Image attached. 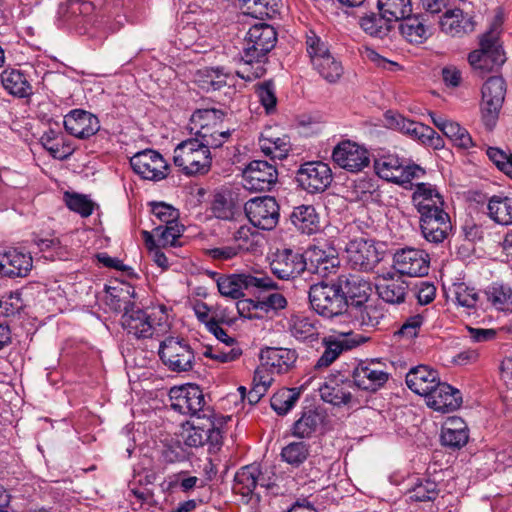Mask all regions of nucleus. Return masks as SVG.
Instances as JSON below:
<instances>
[{
	"instance_id": "nucleus-15",
	"label": "nucleus",
	"mask_w": 512,
	"mask_h": 512,
	"mask_svg": "<svg viewBox=\"0 0 512 512\" xmlns=\"http://www.w3.org/2000/svg\"><path fill=\"white\" fill-rule=\"evenodd\" d=\"M345 251L348 262L355 269L370 271L381 260V255L375 246V242L364 237L349 241Z\"/></svg>"
},
{
	"instance_id": "nucleus-45",
	"label": "nucleus",
	"mask_w": 512,
	"mask_h": 512,
	"mask_svg": "<svg viewBox=\"0 0 512 512\" xmlns=\"http://www.w3.org/2000/svg\"><path fill=\"white\" fill-rule=\"evenodd\" d=\"M318 322L304 315H292L289 320V330L296 339L307 340L318 336Z\"/></svg>"
},
{
	"instance_id": "nucleus-48",
	"label": "nucleus",
	"mask_w": 512,
	"mask_h": 512,
	"mask_svg": "<svg viewBox=\"0 0 512 512\" xmlns=\"http://www.w3.org/2000/svg\"><path fill=\"white\" fill-rule=\"evenodd\" d=\"M310 455V445L304 441H295L287 444L281 450V458L293 467H299Z\"/></svg>"
},
{
	"instance_id": "nucleus-5",
	"label": "nucleus",
	"mask_w": 512,
	"mask_h": 512,
	"mask_svg": "<svg viewBox=\"0 0 512 512\" xmlns=\"http://www.w3.org/2000/svg\"><path fill=\"white\" fill-rule=\"evenodd\" d=\"M468 61L474 69L490 71L505 62V54L499 41V33L490 30L479 40V49L472 51Z\"/></svg>"
},
{
	"instance_id": "nucleus-11",
	"label": "nucleus",
	"mask_w": 512,
	"mask_h": 512,
	"mask_svg": "<svg viewBox=\"0 0 512 512\" xmlns=\"http://www.w3.org/2000/svg\"><path fill=\"white\" fill-rule=\"evenodd\" d=\"M393 267L401 274L409 277H423L430 268V256L427 252L416 248H403L394 253Z\"/></svg>"
},
{
	"instance_id": "nucleus-30",
	"label": "nucleus",
	"mask_w": 512,
	"mask_h": 512,
	"mask_svg": "<svg viewBox=\"0 0 512 512\" xmlns=\"http://www.w3.org/2000/svg\"><path fill=\"white\" fill-rule=\"evenodd\" d=\"M259 147L266 156L278 160L286 158L291 148L289 137L276 135L271 127L261 133Z\"/></svg>"
},
{
	"instance_id": "nucleus-57",
	"label": "nucleus",
	"mask_w": 512,
	"mask_h": 512,
	"mask_svg": "<svg viewBox=\"0 0 512 512\" xmlns=\"http://www.w3.org/2000/svg\"><path fill=\"white\" fill-rule=\"evenodd\" d=\"M450 291L459 306L467 309L476 307L479 296L474 288L468 287L465 283H455Z\"/></svg>"
},
{
	"instance_id": "nucleus-55",
	"label": "nucleus",
	"mask_w": 512,
	"mask_h": 512,
	"mask_svg": "<svg viewBox=\"0 0 512 512\" xmlns=\"http://www.w3.org/2000/svg\"><path fill=\"white\" fill-rule=\"evenodd\" d=\"M407 135L423 144L432 145L434 148L442 146V139L435 130L420 122H414Z\"/></svg>"
},
{
	"instance_id": "nucleus-18",
	"label": "nucleus",
	"mask_w": 512,
	"mask_h": 512,
	"mask_svg": "<svg viewBox=\"0 0 512 512\" xmlns=\"http://www.w3.org/2000/svg\"><path fill=\"white\" fill-rule=\"evenodd\" d=\"M332 159L339 167L350 172L362 171L370 162L368 151L349 140L342 141L333 149Z\"/></svg>"
},
{
	"instance_id": "nucleus-49",
	"label": "nucleus",
	"mask_w": 512,
	"mask_h": 512,
	"mask_svg": "<svg viewBox=\"0 0 512 512\" xmlns=\"http://www.w3.org/2000/svg\"><path fill=\"white\" fill-rule=\"evenodd\" d=\"M306 49L313 68L321 67V62L332 54L328 44L314 32L307 35Z\"/></svg>"
},
{
	"instance_id": "nucleus-44",
	"label": "nucleus",
	"mask_w": 512,
	"mask_h": 512,
	"mask_svg": "<svg viewBox=\"0 0 512 512\" xmlns=\"http://www.w3.org/2000/svg\"><path fill=\"white\" fill-rule=\"evenodd\" d=\"M352 194L355 199L365 204L379 203L381 201V191L376 180L362 177L353 184Z\"/></svg>"
},
{
	"instance_id": "nucleus-6",
	"label": "nucleus",
	"mask_w": 512,
	"mask_h": 512,
	"mask_svg": "<svg viewBox=\"0 0 512 512\" xmlns=\"http://www.w3.org/2000/svg\"><path fill=\"white\" fill-rule=\"evenodd\" d=\"M171 408L181 414L197 416L198 420L206 418L210 410L205 409V398L202 390L195 384L174 386L169 391Z\"/></svg>"
},
{
	"instance_id": "nucleus-1",
	"label": "nucleus",
	"mask_w": 512,
	"mask_h": 512,
	"mask_svg": "<svg viewBox=\"0 0 512 512\" xmlns=\"http://www.w3.org/2000/svg\"><path fill=\"white\" fill-rule=\"evenodd\" d=\"M309 301L313 310L325 318L343 316L348 302L339 278L331 282H319L310 287Z\"/></svg>"
},
{
	"instance_id": "nucleus-34",
	"label": "nucleus",
	"mask_w": 512,
	"mask_h": 512,
	"mask_svg": "<svg viewBox=\"0 0 512 512\" xmlns=\"http://www.w3.org/2000/svg\"><path fill=\"white\" fill-rule=\"evenodd\" d=\"M106 292V304L114 311L125 313L136 306L132 301L135 290L129 284L120 283L116 286H108Z\"/></svg>"
},
{
	"instance_id": "nucleus-38",
	"label": "nucleus",
	"mask_w": 512,
	"mask_h": 512,
	"mask_svg": "<svg viewBox=\"0 0 512 512\" xmlns=\"http://www.w3.org/2000/svg\"><path fill=\"white\" fill-rule=\"evenodd\" d=\"M379 15L386 22H398L412 13L411 0H377Z\"/></svg>"
},
{
	"instance_id": "nucleus-17",
	"label": "nucleus",
	"mask_w": 512,
	"mask_h": 512,
	"mask_svg": "<svg viewBox=\"0 0 512 512\" xmlns=\"http://www.w3.org/2000/svg\"><path fill=\"white\" fill-rule=\"evenodd\" d=\"M297 181L309 193L323 192L332 182V171L324 162H307L298 170Z\"/></svg>"
},
{
	"instance_id": "nucleus-25",
	"label": "nucleus",
	"mask_w": 512,
	"mask_h": 512,
	"mask_svg": "<svg viewBox=\"0 0 512 512\" xmlns=\"http://www.w3.org/2000/svg\"><path fill=\"white\" fill-rule=\"evenodd\" d=\"M354 384L363 390L376 391L389 378V374L376 362H361L353 371Z\"/></svg>"
},
{
	"instance_id": "nucleus-39",
	"label": "nucleus",
	"mask_w": 512,
	"mask_h": 512,
	"mask_svg": "<svg viewBox=\"0 0 512 512\" xmlns=\"http://www.w3.org/2000/svg\"><path fill=\"white\" fill-rule=\"evenodd\" d=\"M243 13L254 18H273L279 13L281 0H239Z\"/></svg>"
},
{
	"instance_id": "nucleus-63",
	"label": "nucleus",
	"mask_w": 512,
	"mask_h": 512,
	"mask_svg": "<svg viewBox=\"0 0 512 512\" xmlns=\"http://www.w3.org/2000/svg\"><path fill=\"white\" fill-rule=\"evenodd\" d=\"M487 156L497 166L499 170L512 178V154L506 153L502 149L489 147Z\"/></svg>"
},
{
	"instance_id": "nucleus-24",
	"label": "nucleus",
	"mask_w": 512,
	"mask_h": 512,
	"mask_svg": "<svg viewBox=\"0 0 512 512\" xmlns=\"http://www.w3.org/2000/svg\"><path fill=\"white\" fill-rule=\"evenodd\" d=\"M412 202L419 215L444 210V199L438 188L430 183L415 184Z\"/></svg>"
},
{
	"instance_id": "nucleus-8",
	"label": "nucleus",
	"mask_w": 512,
	"mask_h": 512,
	"mask_svg": "<svg viewBox=\"0 0 512 512\" xmlns=\"http://www.w3.org/2000/svg\"><path fill=\"white\" fill-rule=\"evenodd\" d=\"M277 42L275 29L266 23H258L250 27L245 37L242 60L258 61L269 53Z\"/></svg>"
},
{
	"instance_id": "nucleus-35",
	"label": "nucleus",
	"mask_w": 512,
	"mask_h": 512,
	"mask_svg": "<svg viewBox=\"0 0 512 512\" xmlns=\"http://www.w3.org/2000/svg\"><path fill=\"white\" fill-rule=\"evenodd\" d=\"M297 359L296 353L287 348H267L261 352V360L265 366L284 373L293 366Z\"/></svg>"
},
{
	"instance_id": "nucleus-26",
	"label": "nucleus",
	"mask_w": 512,
	"mask_h": 512,
	"mask_svg": "<svg viewBox=\"0 0 512 512\" xmlns=\"http://www.w3.org/2000/svg\"><path fill=\"white\" fill-rule=\"evenodd\" d=\"M440 382L439 374L427 365H418L409 370L406 384L414 393L426 397Z\"/></svg>"
},
{
	"instance_id": "nucleus-53",
	"label": "nucleus",
	"mask_w": 512,
	"mask_h": 512,
	"mask_svg": "<svg viewBox=\"0 0 512 512\" xmlns=\"http://www.w3.org/2000/svg\"><path fill=\"white\" fill-rule=\"evenodd\" d=\"M299 398L295 389H281L271 398V407L279 414L284 415L290 411Z\"/></svg>"
},
{
	"instance_id": "nucleus-3",
	"label": "nucleus",
	"mask_w": 512,
	"mask_h": 512,
	"mask_svg": "<svg viewBox=\"0 0 512 512\" xmlns=\"http://www.w3.org/2000/svg\"><path fill=\"white\" fill-rule=\"evenodd\" d=\"M163 313L157 319L154 314L135 306L127 310L121 317V324L128 334L137 339L159 337L166 331V321Z\"/></svg>"
},
{
	"instance_id": "nucleus-21",
	"label": "nucleus",
	"mask_w": 512,
	"mask_h": 512,
	"mask_svg": "<svg viewBox=\"0 0 512 512\" xmlns=\"http://www.w3.org/2000/svg\"><path fill=\"white\" fill-rule=\"evenodd\" d=\"M419 224L425 240L434 244L443 242L452 229L450 217L445 210L419 215Z\"/></svg>"
},
{
	"instance_id": "nucleus-27",
	"label": "nucleus",
	"mask_w": 512,
	"mask_h": 512,
	"mask_svg": "<svg viewBox=\"0 0 512 512\" xmlns=\"http://www.w3.org/2000/svg\"><path fill=\"white\" fill-rule=\"evenodd\" d=\"M33 260L30 254L17 249L0 254V273L8 277H26L31 271Z\"/></svg>"
},
{
	"instance_id": "nucleus-16",
	"label": "nucleus",
	"mask_w": 512,
	"mask_h": 512,
	"mask_svg": "<svg viewBox=\"0 0 512 512\" xmlns=\"http://www.w3.org/2000/svg\"><path fill=\"white\" fill-rule=\"evenodd\" d=\"M271 272L281 280H291L307 269L304 255L291 249L277 250L271 257Z\"/></svg>"
},
{
	"instance_id": "nucleus-46",
	"label": "nucleus",
	"mask_w": 512,
	"mask_h": 512,
	"mask_svg": "<svg viewBox=\"0 0 512 512\" xmlns=\"http://www.w3.org/2000/svg\"><path fill=\"white\" fill-rule=\"evenodd\" d=\"M192 140H198L199 144L211 149L221 147L230 137L229 129L223 130L221 125H211L201 129V133H192Z\"/></svg>"
},
{
	"instance_id": "nucleus-31",
	"label": "nucleus",
	"mask_w": 512,
	"mask_h": 512,
	"mask_svg": "<svg viewBox=\"0 0 512 512\" xmlns=\"http://www.w3.org/2000/svg\"><path fill=\"white\" fill-rule=\"evenodd\" d=\"M261 475L260 467L257 464L242 467L235 475L234 491L243 496H248L254 491L258 483L268 487L269 483L262 481Z\"/></svg>"
},
{
	"instance_id": "nucleus-9",
	"label": "nucleus",
	"mask_w": 512,
	"mask_h": 512,
	"mask_svg": "<svg viewBox=\"0 0 512 512\" xmlns=\"http://www.w3.org/2000/svg\"><path fill=\"white\" fill-rule=\"evenodd\" d=\"M216 283L219 293L231 299H240L244 296L245 289L253 287L263 290L277 288V284L270 277H256L250 274L219 276Z\"/></svg>"
},
{
	"instance_id": "nucleus-47",
	"label": "nucleus",
	"mask_w": 512,
	"mask_h": 512,
	"mask_svg": "<svg viewBox=\"0 0 512 512\" xmlns=\"http://www.w3.org/2000/svg\"><path fill=\"white\" fill-rule=\"evenodd\" d=\"M224 113L217 109H199L190 119L189 129L191 133H201V129L211 125H221Z\"/></svg>"
},
{
	"instance_id": "nucleus-4",
	"label": "nucleus",
	"mask_w": 512,
	"mask_h": 512,
	"mask_svg": "<svg viewBox=\"0 0 512 512\" xmlns=\"http://www.w3.org/2000/svg\"><path fill=\"white\" fill-rule=\"evenodd\" d=\"M374 169L380 178L400 185L409 183L412 179L424 174L420 166L408 165L404 159L395 154H383L376 158Z\"/></svg>"
},
{
	"instance_id": "nucleus-62",
	"label": "nucleus",
	"mask_w": 512,
	"mask_h": 512,
	"mask_svg": "<svg viewBox=\"0 0 512 512\" xmlns=\"http://www.w3.org/2000/svg\"><path fill=\"white\" fill-rule=\"evenodd\" d=\"M320 76L330 83H335L340 79L343 74V67L340 61H338L333 54L326 57L321 62V67L314 68Z\"/></svg>"
},
{
	"instance_id": "nucleus-56",
	"label": "nucleus",
	"mask_w": 512,
	"mask_h": 512,
	"mask_svg": "<svg viewBox=\"0 0 512 512\" xmlns=\"http://www.w3.org/2000/svg\"><path fill=\"white\" fill-rule=\"evenodd\" d=\"M183 230V225H180L178 222L159 225L154 229V234L157 237L158 246H174L177 242V239L182 235Z\"/></svg>"
},
{
	"instance_id": "nucleus-58",
	"label": "nucleus",
	"mask_w": 512,
	"mask_h": 512,
	"mask_svg": "<svg viewBox=\"0 0 512 512\" xmlns=\"http://www.w3.org/2000/svg\"><path fill=\"white\" fill-rule=\"evenodd\" d=\"M389 22H386L380 15H367L361 18V28L369 35L377 38H383L390 32Z\"/></svg>"
},
{
	"instance_id": "nucleus-60",
	"label": "nucleus",
	"mask_w": 512,
	"mask_h": 512,
	"mask_svg": "<svg viewBox=\"0 0 512 512\" xmlns=\"http://www.w3.org/2000/svg\"><path fill=\"white\" fill-rule=\"evenodd\" d=\"M241 354L242 350L235 344L229 347L225 345H223L222 347H207L204 352L205 357L216 360L221 363L235 361L240 357Z\"/></svg>"
},
{
	"instance_id": "nucleus-13",
	"label": "nucleus",
	"mask_w": 512,
	"mask_h": 512,
	"mask_svg": "<svg viewBox=\"0 0 512 512\" xmlns=\"http://www.w3.org/2000/svg\"><path fill=\"white\" fill-rule=\"evenodd\" d=\"M133 171L143 179L160 181L168 175V164L162 155L151 149L136 153L130 159Z\"/></svg>"
},
{
	"instance_id": "nucleus-64",
	"label": "nucleus",
	"mask_w": 512,
	"mask_h": 512,
	"mask_svg": "<svg viewBox=\"0 0 512 512\" xmlns=\"http://www.w3.org/2000/svg\"><path fill=\"white\" fill-rule=\"evenodd\" d=\"M94 11V5L92 2L84 1V0H71L67 6V12L72 17L75 18L77 23H80L83 20L84 23L88 21L89 16Z\"/></svg>"
},
{
	"instance_id": "nucleus-41",
	"label": "nucleus",
	"mask_w": 512,
	"mask_h": 512,
	"mask_svg": "<svg viewBox=\"0 0 512 512\" xmlns=\"http://www.w3.org/2000/svg\"><path fill=\"white\" fill-rule=\"evenodd\" d=\"M487 209L494 222L500 225L512 224V197L495 195L490 198Z\"/></svg>"
},
{
	"instance_id": "nucleus-23",
	"label": "nucleus",
	"mask_w": 512,
	"mask_h": 512,
	"mask_svg": "<svg viewBox=\"0 0 512 512\" xmlns=\"http://www.w3.org/2000/svg\"><path fill=\"white\" fill-rule=\"evenodd\" d=\"M428 407L447 413L458 409L462 403L461 393L447 383L439 382L425 397Z\"/></svg>"
},
{
	"instance_id": "nucleus-19",
	"label": "nucleus",
	"mask_w": 512,
	"mask_h": 512,
	"mask_svg": "<svg viewBox=\"0 0 512 512\" xmlns=\"http://www.w3.org/2000/svg\"><path fill=\"white\" fill-rule=\"evenodd\" d=\"M64 128L70 135L78 139H88L100 129V121L96 115L82 109H73L64 116Z\"/></svg>"
},
{
	"instance_id": "nucleus-51",
	"label": "nucleus",
	"mask_w": 512,
	"mask_h": 512,
	"mask_svg": "<svg viewBox=\"0 0 512 512\" xmlns=\"http://www.w3.org/2000/svg\"><path fill=\"white\" fill-rule=\"evenodd\" d=\"M209 431L207 428V417L201 420H194L190 427H188L183 435L184 443L189 447H199L206 444V433Z\"/></svg>"
},
{
	"instance_id": "nucleus-42",
	"label": "nucleus",
	"mask_w": 512,
	"mask_h": 512,
	"mask_svg": "<svg viewBox=\"0 0 512 512\" xmlns=\"http://www.w3.org/2000/svg\"><path fill=\"white\" fill-rule=\"evenodd\" d=\"M229 76L223 68H204L198 71L196 82L207 92L216 91L227 85Z\"/></svg>"
},
{
	"instance_id": "nucleus-10",
	"label": "nucleus",
	"mask_w": 512,
	"mask_h": 512,
	"mask_svg": "<svg viewBox=\"0 0 512 512\" xmlns=\"http://www.w3.org/2000/svg\"><path fill=\"white\" fill-rule=\"evenodd\" d=\"M245 213L249 221L263 230H272L278 224L279 205L274 197L262 196L250 199L245 203Z\"/></svg>"
},
{
	"instance_id": "nucleus-43",
	"label": "nucleus",
	"mask_w": 512,
	"mask_h": 512,
	"mask_svg": "<svg viewBox=\"0 0 512 512\" xmlns=\"http://www.w3.org/2000/svg\"><path fill=\"white\" fill-rule=\"evenodd\" d=\"M339 280L342 283L346 299L348 297L354 299L359 305L367 301L371 290L367 281L355 275L341 276Z\"/></svg>"
},
{
	"instance_id": "nucleus-61",
	"label": "nucleus",
	"mask_w": 512,
	"mask_h": 512,
	"mask_svg": "<svg viewBox=\"0 0 512 512\" xmlns=\"http://www.w3.org/2000/svg\"><path fill=\"white\" fill-rule=\"evenodd\" d=\"M64 199L67 207L82 217H88L93 213L94 204L85 195L66 192Z\"/></svg>"
},
{
	"instance_id": "nucleus-40",
	"label": "nucleus",
	"mask_w": 512,
	"mask_h": 512,
	"mask_svg": "<svg viewBox=\"0 0 512 512\" xmlns=\"http://www.w3.org/2000/svg\"><path fill=\"white\" fill-rule=\"evenodd\" d=\"M307 269L312 273L326 275L330 268H334L337 258L332 254H327L319 247H312L306 252Z\"/></svg>"
},
{
	"instance_id": "nucleus-33",
	"label": "nucleus",
	"mask_w": 512,
	"mask_h": 512,
	"mask_svg": "<svg viewBox=\"0 0 512 512\" xmlns=\"http://www.w3.org/2000/svg\"><path fill=\"white\" fill-rule=\"evenodd\" d=\"M3 88L11 95L25 98L32 94V86L23 72L18 69H5L1 75Z\"/></svg>"
},
{
	"instance_id": "nucleus-7",
	"label": "nucleus",
	"mask_w": 512,
	"mask_h": 512,
	"mask_svg": "<svg viewBox=\"0 0 512 512\" xmlns=\"http://www.w3.org/2000/svg\"><path fill=\"white\" fill-rule=\"evenodd\" d=\"M159 357L173 372H187L193 369L195 354L184 339L168 337L160 343Z\"/></svg>"
},
{
	"instance_id": "nucleus-32",
	"label": "nucleus",
	"mask_w": 512,
	"mask_h": 512,
	"mask_svg": "<svg viewBox=\"0 0 512 512\" xmlns=\"http://www.w3.org/2000/svg\"><path fill=\"white\" fill-rule=\"evenodd\" d=\"M441 441L444 446L460 448L468 441V430L465 422L458 417L446 420L442 427Z\"/></svg>"
},
{
	"instance_id": "nucleus-59",
	"label": "nucleus",
	"mask_w": 512,
	"mask_h": 512,
	"mask_svg": "<svg viewBox=\"0 0 512 512\" xmlns=\"http://www.w3.org/2000/svg\"><path fill=\"white\" fill-rule=\"evenodd\" d=\"M318 425V414L312 410L304 412L293 425V435L299 438L309 437Z\"/></svg>"
},
{
	"instance_id": "nucleus-54",
	"label": "nucleus",
	"mask_w": 512,
	"mask_h": 512,
	"mask_svg": "<svg viewBox=\"0 0 512 512\" xmlns=\"http://www.w3.org/2000/svg\"><path fill=\"white\" fill-rule=\"evenodd\" d=\"M199 479L196 476H189L187 472L181 471L167 477L161 484L163 491H172L179 487L183 492H189L193 490Z\"/></svg>"
},
{
	"instance_id": "nucleus-29",
	"label": "nucleus",
	"mask_w": 512,
	"mask_h": 512,
	"mask_svg": "<svg viewBox=\"0 0 512 512\" xmlns=\"http://www.w3.org/2000/svg\"><path fill=\"white\" fill-rule=\"evenodd\" d=\"M376 290L383 301L390 304H400L405 301L408 285L400 276H395L389 272L379 278Z\"/></svg>"
},
{
	"instance_id": "nucleus-37",
	"label": "nucleus",
	"mask_w": 512,
	"mask_h": 512,
	"mask_svg": "<svg viewBox=\"0 0 512 512\" xmlns=\"http://www.w3.org/2000/svg\"><path fill=\"white\" fill-rule=\"evenodd\" d=\"M291 221L299 231L308 235L319 229V217L312 205L295 207L291 214Z\"/></svg>"
},
{
	"instance_id": "nucleus-20",
	"label": "nucleus",
	"mask_w": 512,
	"mask_h": 512,
	"mask_svg": "<svg viewBox=\"0 0 512 512\" xmlns=\"http://www.w3.org/2000/svg\"><path fill=\"white\" fill-rule=\"evenodd\" d=\"M475 25L473 17L459 8L447 9L438 19L440 31L452 38H463L474 32Z\"/></svg>"
},
{
	"instance_id": "nucleus-28",
	"label": "nucleus",
	"mask_w": 512,
	"mask_h": 512,
	"mask_svg": "<svg viewBox=\"0 0 512 512\" xmlns=\"http://www.w3.org/2000/svg\"><path fill=\"white\" fill-rule=\"evenodd\" d=\"M351 389V382L339 375L328 378L319 387V393L323 401L340 406L351 401Z\"/></svg>"
},
{
	"instance_id": "nucleus-52",
	"label": "nucleus",
	"mask_w": 512,
	"mask_h": 512,
	"mask_svg": "<svg viewBox=\"0 0 512 512\" xmlns=\"http://www.w3.org/2000/svg\"><path fill=\"white\" fill-rule=\"evenodd\" d=\"M488 300L499 310L512 307V289L504 284L494 283L487 290Z\"/></svg>"
},
{
	"instance_id": "nucleus-50",
	"label": "nucleus",
	"mask_w": 512,
	"mask_h": 512,
	"mask_svg": "<svg viewBox=\"0 0 512 512\" xmlns=\"http://www.w3.org/2000/svg\"><path fill=\"white\" fill-rule=\"evenodd\" d=\"M409 499L415 502H428L434 501L438 494L439 489L434 481L429 479L418 480L409 490Z\"/></svg>"
},
{
	"instance_id": "nucleus-36",
	"label": "nucleus",
	"mask_w": 512,
	"mask_h": 512,
	"mask_svg": "<svg viewBox=\"0 0 512 512\" xmlns=\"http://www.w3.org/2000/svg\"><path fill=\"white\" fill-rule=\"evenodd\" d=\"M350 335V332H342L339 336H330L323 339L324 351L315 364V369L329 367L340 354L351 348L348 341L341 337Z\"/></svg>"
},
{
	"instance_id": "nucleus-2",
	"label": "nucleus",
	"mask_w": 512,
	"mask_h": 512,
	"mask_svg": "<svg viewBox=\"0 0 512 512\" xmlns=\"http://www.w3.org/2000/svg\"><path fill=\"white\" fill-rule=\"evenodd\" d=\"M173 161L185 175H197L210 170L212 157L209 148L190 138L175 147Z\"/></svg>"
},
{
	"instance_id": "nucleus-14",
	"label": "nucleus",
	"mask_w": 512,
	"mask_h": 512,
	"mask_svg": "<svg viewBox=\"0 0 512 512\" xmlns=\"http://www.w3.org/2000/svg\"><path fill=\"white\" fill-rule=\"evenodd\" d=\"M506 93L505 81L502 77H490L482 87V118L487 126H492L502 107Z\"/></svg>"
},
{
	"instance_id": "nucleus-12",
	"label": "nucleus",
	"mask_w": 512,
	"mask_h": 512,
	"mask_svg": "<svg viewBox=\"0 0 512 512\" xmlns=\"http://www.w3.org/2000/svg\"><path fill=\"white\" fill-rule=\"evenodd\" d=\"M278 171L267 161H251L243 171V186L255 192L269 191L276 184Z\"/></svg>"
},
{
	"instance_id": "nucleus-22",
	"label": "nucleus",
	"mask_w": 512,
	"mask_h": 512,
	"mask_svg": "<svg viewBox=\"0 0 512 512\" xmlns=\"http://www.w3.org/2000/svg\"><path fill=\"white\" fill-rule=\"evenodd\" d=\"M399 32L410 44L420 45L432 36V27L423 13L412 14L400 19Z\"/></svg>"
}]
</instances>
